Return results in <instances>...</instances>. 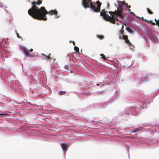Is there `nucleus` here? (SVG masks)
<instances>
[{
	"mask_svg": "<svg viewBox=\"0 0 159 159\" xmlns=\"http://www.w3.org/2000/svg\"><path fill=\"white\" fill-rule=\"evenodd\" d=\"M42 3V2L40 0H38L37 2H32L31 4L33 6L31 8L28 10V14L35 19L44 21L47 19L46 14H49L51 15H57L58 12L56 10H51L48 12L43 7H41L39 9L36 5H39Z\"/></svg>",
	"mask_w": 159,
	"mask_h": 159,
	"instance_id": "1",
	"label": "nucleus"
},
{
	"mask_svg": "<svg viewBox=\"0 0 159 159\" xmlns=\"http://www.w3.org/2000/svg\"><path fill=\"white\" fill-rule=\"evenodd\" d=\"M100 16L103 17L104 19L107 21H109L111 23L113 24H115V20H118V19L114 15H111V16H110L107 14V12L105 9H103L101 12H100Z\"/></svg>",
	"mask_w": 159,
	"mask_h": 159,
	"instance_id": "2",
	"label": "nucleus"
},
{
	"mask_svg": "<svg viewBox=\"0 0 159 159\" xmlns=\"http://www.w3.org/2000/svg\"><path fill=\"white\" fill-rule=\"evenodd\" d=\"M120 2L118 4L119 7L117 8V11L115 10L114 11H109V13L110 15H115L116 16H119L120 18H123L124 17L123 15L122 14L123 10L122 6L120 4Z\"/></svg>",
	"mask_w": 159,
	"mask_h": 159,
	"instance_id": "3",
	"label": "nucleus"
},
{
	"mask_svg": "<svg viewBox=\"0 0 159 159\" xmlns=\"http://www.w3.org/2000/svg\"><path fill=\"white\" fill-rule=\"evenodd\" d=\"M93 3L94 4H97V7H96L95 6L94 4H93V3H91L90 5L91 9L93 10L94 12H98L100 11L102 3L99 1H97L95 3Z\"/></svg>",
	"mask_w": 159,
	"mask_h": 159,
	"instance_id": "4",
	"label": "nucleus"
},
{
	"mask_svg": "<svg viewBox=\"0 0 159 159\" xmlns=\"http://www.w3.org/2000/svg\"><path fill=\"white\" fill-rule=\"evenodd\" d=\"M23 52H24L25 55L27 57H33L34 56L32 55L30 53V52H32L33 50L32 49H30L29 51H28L26 48H24L23 49Z\"/></svg>",
	"mask_w": 159,
	"mask_h": 159,
	"instance_id": "5",
	"label": "nucleus"
},
{
	"mask_svg": "<svg viewBox=\"0 0 159 159\" xmlns=\"http://www.w3.org/2000/svg\"><path fill=\"white\" fill-rule=\"evenodd\" d=\"M91 0H82V4L84 7L86 8L89 7V3Z\"/></svg>",
	"mask_w": 159,
	"mask_h": 159,
	"instance_id": "6",
	"label": "nucleus"
},
{
	"mask_svg": "<svg viewBox=\"0 0 159 159\" xmlns=\"http://www.w3.org/2000/svg\"><path fill=\"white\" fill-rule=\"evenodd\" d=\"M41 55L43 56V58L46 59L47 61H50L51 60L53 59V57H51L50 56L51 55V54L50 53H49L48 56H46L43 54H42Z\"/></svg>",
	"mask_w": 159,
	"mask_h": 159,
	"instance_id": "7",
	"label": "nucleus"
},
{
	"mask_svg": "<svg viewBox=\"0 0 159 159\" xmlns=\"http://www.w3.org/2000/svg\"><path fill=\"white\" fill-rule=\"evenodd\" d=\"M123 39L125 40V42L127 43L128 44H131L130 43L128 39V37L127 35H125L124 34L123 35Z\"/></svg>",
	"mask_w": 159,
	"mask_h": 159,
	"instance_id": "8",
	"label": "nucleus"
},
{
	"mask_svg": "<svg viewBox=\"0 0 159 159\" xmlns=\"http://www.w3.org/2000/svg\"><path fill=\"white\" fill-rule=\"evenodd\" d=\"M61 146L63 150L64 151L66 150L68 147L67 145L65 143H62Z\"/></svg>",
	"mask_w": 159,
	"mask_h": 159,
	"instance_id": "9",
	"label": "nucleus"
},
{
	"mask_svg": "<svg viewBox=\"0 0 159 159\" xmlns=\"http://www.w3.org/2000/svg\"><path fill=\"white\" fill-rule=\"evenodd\" d=\"M126 30L128 32L130 33H132L133 32V30L129 27H126Z\"/></svg>",
	"mask_w": 159,
	"mask_h": 159,
	"instance_id": "10",
	"label": "nucleus"
},
{
	"mask_svg": "<svg viewBox=\"0 0 159 159\" xmlns=\"http://www.w3.org/2000/svg\"><path fill=\"white\" fill-rule=\"evenodd\" d=\"M148 13L150 14H153V12L151 11L149 8H147L146 9Z\"/></svg>",
	"mask_w": 159,
	"mask_h": 159,
	"instance_id": "11",
	"label": "nucleus"
},
{
	"mask_svg": "<svg viewBox=\"0 0 159 159\" xmlns=\"http://www.w3.org/2000/svg\"><path fill=\"white\" fill-rule=\"evenodd\" d=\"M66 93V92L65 91H60L59 92V94L60 95H61L63 94H65Z\"/></svg>",
	"mask_w": 159,
	"mask_h": 159,
	"instance_id": "12",
	"label": "nucleus"
},
{
	"mask_svg": "<svg viewBox=\"0 0 159 159\" xmlns=\"http://www.w3.org/2000/svg\"><path fill=\"white\" fill-rule=\"evenodd\" d=\"M74 48V50L76 51L75 52H74V53H76L77 52H78L79 53V48L78 47L76 46H75Z\"/></svg>",
	"mask_w": 159,
	"mask_h": 159,
	"instance_id": "13",
	"label": "nucleus"
},
{
	"mask_svg": "<svg viewBox=\"0 0 159 159\" xmlns=\"http://www.w3.org/2000/svg\"><path fill=\"white\" fill-rule=\"evenodd\" d=\"M97 37L100 39H103L104 38V36L102 35H97Z\"/></svg>",
	"mask_w": 159,
	"mask_h": 159,
	"instance_id": "14",
	"label": "nucleus"
},
{
	"mask_svg": "<svg viewBox=\"0 0 159 159\" xmlns=\"http://www.w3.org/2000/svg\"><path fill=\"white\" fill-rule=\"evenodd\" d=\"M100 55V56L101 57H102L101 58H102L104 61H105L106 59V58L105 57V56L104 55H103V54H101Z\"/></svg>",
	"mask_w": 159,
	"mask_h": 159,
	"instance_id": "15",
	"label": "nucleus"
},
{
	"mask_svg": "<svg viewBox=\"0 0 159 159\" xmlns=\"http://www.w3.org/2000/svg\"><path fill=\"white\" fill-rule=\"evenodd\" d=\"M120 3L122 5H124L125 7H127L128 4L124 2H120Z\"/></svg>",
	"mask_w": 159,
	"mask_h": 159,
	"instance_id": "16",
	"label": "nucleus"
},
{
	"mask_svg": "<svg viewBox=\"0 0 159 159\" xmlns=\"http://www.w3.org/2000/svg\"><path fill=\"white\" fill-rule=\"evenodd\" d=\"M8 112H6V113H0V116H5L7 115L8 114L7 113Z\"/></svg>",
	"mask_w": 159,
	"mask_h": 159,
	"instance_id": "17",
	"label": "nucleus"
},
{
	"mask_svg": "<svg viewBox=\"0 0 159 159\" xmlns=\"http://www.w3.org/2000/svg\"><path fill=\"white\" fill-rule=\"evenodd\" d=\"M156 25L159 26V19L157 20V23H156Z\"/></svg>",
	"mask_w": 159,
	"mask_h": 159,
	"instance_id": "18",
	"label": "nucleus"
},
{
	"mask_svg": "<svg viewBox=\"0 0 159 159\" xmlns=\"http://www.w3.org/2000/svg\"><path fill=\"white\" fill-rule=\"evenodd\" d=\"M16 35H17V37L18 38H20H20H21V37H20V35H19V34H18V33H16Z\"/></svg>",
	"mask_w": 159,
	"mask_h": 159,
	"instance_id": "19",
	"label": "nucleus"
},
{
	"mask_svg": "<svg viewBox=\"0 0 159 159\" xmlns=\"http://www.w3.org/2000/svg\"><path fill=\"white\" fill-rule=\"evenodd\" d=\"M124 30H120V33L121 34H123L124 32Z\"/></svg>",
	"mask_w": 159,
	"mask_h": 159,
	"instance_id": "20",
	"label": "nucleus"
},
{
	"mask_svg": "<svg viewBox=\"0 0 159 159\" xmlns=\"http://www.w3.org/2000/svg\"><path fill=\"white\" fill-rule=\"evenodd\" d=\"M127 7H128V9H129V11H130V10L129 9L131 7V6H129H129H128V5Z\"/></svg>",
	"mask_w": 159,
	"mask_h": 159,
	"instance_id": "21",
	"label": "nucleus"
},
{
	"mask_svg": "<svg viewBox=\"0 0 159 159\" xmlns=\"http://www.w3.org/2000/svg\"><path fill=\"white\" fill-rule=\"evenodd\" d=\"M144 21L147 22L148 23H149V21L147 20H144Z\"/></svg>",
	"mask_w": 159,
	"mask_h": 159,
	"instance_id": "22",
	"label": "nucleus"
},
{
	"mask_svg": "<svg viewBox=\"0 0 159 159\" xmlns=\"http://www.w3.org/2000/svg\"><path fill=\"white\" fill-rule=\"evenodd\" d=\"M141 19L142 20H144V19L143 18V17H142L141 18Z\"/></svg>",
	"mask_w": 159,
	"mask_h": 159,
	"instance_id": "23",
	"label": "nucleus"
},
{
	"mask_svg": "<svg viewBox=\"0 0 159 159\" xmlns=\"http://www.w3.org/2000/svg\"><path fill=\"white\" fill-rule=\"evenodd\" d=\"M152 24L153 25H155L156 24L154 22H152Z\"/></svg>",
	"mask_w": 159,
	"mask_h": 159,
	"instance_id": "24",
	"label": "nucleus"
},
{
	"mask_svg": "<svg viewBox=\"0 0 159 159\" xmlns=\"http://www.w3.org/2000/svg\"><path fill=\"white\" fill-rule=\"evenodd\" d=\"M72 43H73V45H74V46H75V42H74V41H73L72 42Z\"/></svg>",
	"mask_w": 159,
	"mask_h": 159,
	"instance_id": "25",
	"label": "nucleus"
},
{
	"mask_svg": "<svg viewBox=\"0 0 159 159\" xmlns=\"http://www.w3.org/2000/svg\"><path fill=\"white\" fill-rule=\"evenodd\" d=\"M139 131V129H136V130H134V132H136V131Z\"/></svg>",
	"mask_w": 159,
	"mask_h": 159,
	"instance_id": "26",
	"label": "nucleus"
},
{
	"mask_svg": "<svg viewBox=\"0 0 159 159\" xmlns=\"http://www.w3.org/2000/svg\"><path fill=\"white\" fill-rule=\"evenodd\" d=\"M154 20L156 22V23H157V20H156V19H155Z\"/></svg>",
	"mask_w": 159,
	"mask_h": 159,
	"instance_id": "27",
	"label": "nucleus"
},
{
	"mask_svg": "<svg viewBox=\"0 0 159 159\" xmlns=\"http://www.w3.org/2000/svg\"><path fill=\"white\" fill-rule=\"evenodd\" d=\"M152 20H150L149 21V23H152Z\"/></svg>",
	"mask_w": 159,
	"mask_h": 159,
	"instance_id": "28",
	"label": "nucleus"
},
{
	"mask_svg": "<svg viewBox=\"0 0 159 159\" xmlns=\"http://www.w3.org/2000/svg\"><path fill=\"white\" fill-rule=\"evenodd\" d=\"M107 7H109V3L107 4Z\"/></svg>",
	"mask_w": 159,
	"mask_h": 159,
	"instance_id": "29",
	"label": "nucleus"
},
{
	"mask_svg": "<svg viewBox=\"0 0 159 159\" xmlns=\"http://www.w3.org/2000/svg\"><path fill=\"white\" fill-rule=\"evenodd\" d=\"M124 27L123 25H122L121 29H123V28H124Z\"/></svg>",
	"mask_w": 159,
	"mask_h": 159,
	"instance_id": "30",
	"label": "nucleus"
},
{
	"mask_svg": "<svg viewBox=\"0 0 159 159\" xmlns=\"http://www.w3.org/2000/svg\"><path fill=\"white\" fill-rule=\"evenodd\" d=\"M97 85L99 86V84H97Z\"/></svg>",
	"mask_w": 159,
	"mask_h": 159,
	"instance_id": "31",
	"label": "nucleus"
},
{
	"mask_svg": "<svg viewBox=\"0 0 159 159\" xmlns=\"http://www.w3.org/2000/svg\"><path fill=\"white\" fill-rule=\"evenodd\" d=\"M124 25H125V26H126V25L125 24H124Z\"/></svg>",
	"mask_w": 159,
	"mask_h": 159,
	"instance_id": "32",
	"label": "nucleus"
},
{
	"mask_svg": "<svg viewBox=\"0 0 159 159\" xmlns=\"http://www.w3.org/2000/svg\"><path fill=\"white\" fill-rule=\"evenodd\" d=\"M42 0H40V1H42Z\"/></svg>",
	"mask_w": 159,
	"mask_h": 159,
	"instance_id": "33",
	"label": "nucleus"
}]
</instances>
